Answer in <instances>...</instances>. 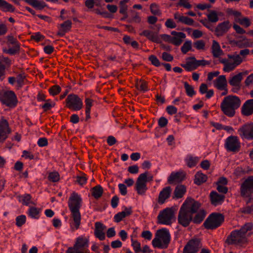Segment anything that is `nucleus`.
I'll use <instances>...</instances> for the list:
<instances>
[{"label":"nucleus","mask_w":253,"mask_h":253,"mask_svg":"<svg viewBox=\"0 0 253 253\" xmlns=\"http://www.w3.org/2000/svg\"><path fill=\"white\" fill-rule=\"evenodd\" d=\"M253 231V223L248 222L240 229L232 231L228 236L225 243L228 245L242 246L248 243V238Z\"/></svg>","instance_id":"nucleus-1"},{"label":"nucleus","mask_w":253,"mask_h":253,"mask_svg":"<svg viewBox=\"0 0 253 253\" xmlns=\"http://www.w3.org/2000/svg\"><path fill=\"white\" fill-rule=\"evenodd\" d=\"M82 202L81 196L75 192L71 194L68 200V205L73 219V223H71V228L73 231L77 230L81 224V215L80 209L82 206Z\"/></svg>","instance_id":"nucleus-2"},{"label":"nucleus","mask_w":253,"mask_h":253,"mask_svg":"<svg viewBox=\"0 0 253 253\" xmlns=\"http://www.w3.org/2000/svg\"><path fill=\"white\" fill-rule=\"evenodd\" d=\"M241 104L240 98L235 95H229L225 97L220 103V109L223 113L228 117H233L236 110Z\"/></svg>","instance_id":"nucleus-3"},{"label":"nucleus","mask_w":253,"mask_h":253,"mask_svg":"<svg viewBox=\"0 0 253 253\" xmlns=\"http://www.w3.org/2000/svg\"><path fill=\"white\" fill-rule=\"evenodd\" d=\"M170 238L169 231L166 228H162L156 231L152 244L155 248L167 249L170 243Z\"/></svg>","instance_id":"nucleus-4"},{"label":"nucleus","mask_w":253,"mask_h":253,"mask_svg":"<svg viewBox=\"0 0 253 253\" xmlns=\"http://www.w3.org/2000/svg\"><path fill=\"white\" fill-rule=\"evenodd\" d=\"M228 58L219 59V62L223 65V70L225 72H230L233 71L243 61L241 56L238 54L227 55Z\"/></svg>","instance_id":"nucleus-5"},{"label":"nucleus","mask_w":253,"mask_h":253,"mask_svg":"<svg viewBox=\"0 0 253 253\" xmlns=\"http://www.w3.org/2000/svg\"><path fill=\"white\" fill-rule=\"evenodd\" d=\"M224 220V217L222 214L212 213L205 221L204 226L206 229H214L220 226Z\"/></svg>","instance_id":"nucleus-6"},{"label":"nucleus","mask_w":253,"mask_h":253,"mask_svg":"<svg viewBox=\"0 0 253 253\" xmlns=\"http://www.w3.org/2000/svg\"><path fill=\"white\" fill-rule=\"evenodd\" d=\"M158 222L163 225H170L174 220V212L172 208H167L159 212Z\"/></svg>","instance_id":"nucleus-7"},{"label":"nucleus","mask_w":253,"mask_h":253,"mask_svg":"<svg viewBox=\"0 0 253 253\" xmlns=\"http://www.w3.org/2000/svg\"><path fill=\"white\" fill-rule=\"evenodd\" d=\"M253 194V176H250L241 184L240 195L244 198H251Z\"/></svg>","instance_id":"nucleus-8"},{"label":"nucleus","mask_w":253,"mask_h":253,"mask_svg":"<svg viewBox=\"0 0 253 253\" xmlns=\"http://www.w3.org/2000/svg\"><path fill=\"white\" fill-rule=\"evenodd\" d=\"M0 100L2 104L12 108H14L18 102L17 97L12 91L5 92L0 96Z\"/></svg>","instance_id":"nucleus-9"},{"label":"nucleus","mask_w":253,"mask_h":253,"mask_svg":"<svg viewBox=\"0 0 253 253\" xmlns=\"http://www.w3.org/2000/svg\"><path fill=\"white\" fill-rule=\"evenodd\" d=\"M66 102L68 108L75 111L80 110L83 107L82 99L75 94H69L66 99Z\"/></svg>","instance_id":"nucleus-10"},{"label":"nucleus","mask_w":253,"mask_h":253,"mask_svg":"<svg viewBox=\"0 0 253 253\" xmlns=\"http://www.w3.org/2000/svg\"><path fill=\"white\" fill-rule=\"evenodd\" d=\"M147 176L148 172H145L140 174L137 179L135 187L139 195H144L147 190L146 185Z\"/></svg>","instance_id":"nucleus-11"},{"label":"nucleus","mask_w":253,"mask_h":253,"mask_svg":"<svg viewBox=\"0 0 253 253\" xmlns=\"http://www.w3.org/2000/svg\"><path fill=\"white\" fill-rule=\"evenodd\" d=\"M202 247V245L199 239H192L184 247L182 253H198Z\"/></svg>","instance_id":"nucleus-12"},{"label":"nucleus","mask_w":253,"mask_h":253,"mask_svg":"<svg viewBox=\"0 0 253 253\" xmlns=\"http://www.w3.org/2000/svg\"><path fill=\"white\" fill-rule=\"evenodd\" d=\"M200 207V203L192 198H188L185 201L181 207L193 215L194 213L198 211Z\"/></svg>","instance_id":"nucleus-13"},{"label":"nucleus","mask_w":253,"mask_h":253,"mask_svg":"<svg viewBox=\"0 0 253 253\" xmlns=\"http://www.w3.org/2000/svg\"><path fill=\"white\" fill-rule=\"evenodd\" d=\"M193 219V214L180 208L177 218L178 222L183 227H187Z\"/></svg>","instance_id":"nucleus-14"},{"label":"nucleus","mask_w":253,"mask_h":253,"mask_svg":"<svg viewBox=\"0 0 253 253\" xmlns=\"http://www.w3.org/2000/svg\"><path fill=\"white\" fill-rule=\"evenodd\" d=\"M238 132L242 138L253 140V123L243 125L239 128Z\"/></svg>","instance_id":"nucleus-15"},{"label":"nucleus","mask_w":253,"mask_h":253,"mask_svg":"<svg viewBox=\"0 0 253 253\" xmlns=\"http://www.w3.org/2000/svg\"><path fill=\"white\" fill-rule=\"evenodd\" d=\"M225 147L227 151L237 152L240 150V142L237 136H230L225 141Z\"/></svg>","instance_id":"nucleus-16"},{"label":"nucleus","mask_w":253,"mask_h":253,"mask_svg":"<svg viewBox=\"0 0 253 253\" xmlns=\"http://www.w3.org/2000/svg\"><path fill=\"white\" fill-rule=\"evenodd\" d=\"M7 44L13 45V47L3 49V52L10 55H15L20 50V45L17 40L13 36L8 35L6 37Z\"/></svg>","instance_id":"nucleus-17"},{"label":"nucleus","mask_w":253,"mask_h":253,"mask_svg":"<svg viewBox=\"0 0 253 253\" xmlns=\"http://www.w3.org/2000/svg\"><path fill=\"white\" fill-rule=\"evenodd\" d=\"M11 132L7 120L3 118L0 120V142H3Z\"/></svg>","instance_id":"nucleus-18"},{"label":"nucleus","mask_w":253,"mask_h":253,"mask_svg":"<svg viewBox=\"0 0 253 253\" xmlns=\"http://www.w3.org/2000/svg\"><path fill=\"white\" fill-rule=\"evenodd\" d=\"M231 26L228 20L219 23L214 29L215 35L218 37L223 36L228 31Z\"/></svg>","instance_id":"nucleus-19"},{"label":"nucleus","mask_w":253,"mask_h":253,"mask_svg":"<svg viewBox=\"0 0 253 253\" xmlns=\"http://www.w3.org/2000/svg\"><path fill=\"white\" fill-rule=\"evenodd\" d=\"M242 80L243 77H242L241 73H239L229 78L228 83L233 87L232 88V92H237L240 89Z\"/></svg>","instance_id":"nucleus-20"},{"label":"nucleus","mask_w":253,"mask_h":253,"mask_svg":"<svg viewBox=\"0 0 253 253\" xmlns=\"http://www.w3.org/2000/svg\"><path fill=\"white\" fill-rule=\"evenodd\" d=\"M225 198V195L218 194L214 191H211L210 194L211 203L215 207L221 205L224 201Z\"/></svg>","instance_id":"nucleus-21"},{"label":"nucleus","mask_w":253,"mask_h":253,"mask_svg":"<svg viewBox=\"0 0 253 253\" xmlns=\"http://www.w3.org/2000/svg\"><path fill=\"white\" fill-rule=\"evenodd\" d=\"M106 227L100 222H96L95 223L94 235L95 237L100 240L103 241L105 239L104 231Z\"/></svg>","instance_id":"nucleus-22"},{"label":"nucleus","mask_w":253,"mask_h":253,"mask_svg":"<svg viewBox=\"0 0 253 253\" xmlns=\"http://www.w3.org/2000/svg\"><path fill=\"white\" fill-rule=\"evenodd\" d=\"M141 36L147 38L149 41L156 43L161 42L158 33L149 30H145L139 34Z\"/></svg>","instance_id":"nucleus-23"},{"label":"nucleus","mask_w":253,"mask_h":253,"mask_svg":"<svg viewBox=\"0 0 253 253\" xmlns=\"http://www.w3.org/2000/svg\"><path fill=\"white\" fill-rule=\"evenodd\" d=\"M172 189L169 186L164 188L160 192L158 202L160 204H163L166 200L169 199L171 195Z\"/></svg>","instance_id":"nucleus-24"},{"label":"nucleus","mask_w":253,"mask_h":253,"mask_svg":"<svg viewBox=\"0 0 253 253\" xmlns=\"http://www.w3.org/2000/svg\"><path fill=\"white\" fill-rule=\"evenodd\" d=\"M72 25L71 21L69 20L65 21L60 25L57 35L61 37L64 36L66 33L70 31Z\"/></svg>","instance_id":"nucleus-25"},{"label":"nucleus","mask_w":253,"mask_h":253,"mask_svg":"<svg viewBox=\"0 0 253 253\" xmlns=\"http://www.w3.org/2000/svg\"><path fill=\"white\" fill-rule=\"evenodd\" d=\"M243 115L249 116L253 114V99L247 100L242 107Z\"/></svg>","instance_id":"nucleus-26"},{"label":"nucleus","mask_w":253,"mask_h":253,"mask_svg":"<svg viewBox=\"0 0 253 253\" xmlns=\"http://www.w3.org/2000/svg\"><path fill=\"white\" fill-rule=\"evenodd\" d=\"M242 40H239L234 42L235 44L240 48L253 47V42L245 37H240Z\"/></svg>","instance_id":"nucleus-27"},{"label":"nucleus","mask_w":253,"mask_h":253,"mask_svg":"<svg viewBox=\"0 0 253 253\" xmlns=\"http://www.w3.org/2000/svg\"><path fill=\"white\" fill-rule=\"evenodd\" d=\"M213 85L218 90L220 89H224L227 86V83L225 75H220L218 76L214 81Z\"/></svg>","instance_id":"nucleus-28"},{"label":"nucleus","mask_w":253,"mask_h":253,"mask_svg":"<svg viewBox=\"0 0 253 253\" xmlns=\"http://www.w3.org/2000/svg\"><path fill=\"white\" fill-rule=\"evenodd\" d=\"M174 18L177 23H181L187 25H192L194 23V20L192 19L180 15L178 12H175L174 14Z\"/></svg>","instance_id":"nucleus-29"},{"label":"nucleus","mask_w":253,"mask_h":253,"mask_svg":"<svg viewBox=\"0 0 253 253\" xmlns=\"http://www.w3.org/2000/svg\"><path fill=\"white\" fill-rule=\"evenodd\" d=\"M183 180V175L181 172H172L168 178V182L170 184H176Z\"/></svg>","instance_id":"nucleus-30"},{"label":"nucleus","mask_w":253,"mask_h":253,"mask_svg":"<svg viewBox=\"0 0 253 253\" xmlns=\"http://www.w3.org/2000/svg\"><path fill=\"white\" fill-rule=\"evenodd\" d=\"M132 213V210L131 208H125V210L121 212H118L114 216V221L116 222H119L122 221L124 218L129 216Z\"/></svg>","instance_id":"nucleus-31"},{"label":"nucleus","mask_w":253,"mask_h":253,"mask_svg":"<svg viewBox=\"0 0 253 253\" xmlns=\"http://www.w3.org/2000/svg\"><path fill=\"white\" fill-rule=\"evenodd\" d=\"M221 12H217L215 10H209V13L207 14L208 20L211 23H216L219 20V16H223Z\"/></svg>","instance_id":"nucleus-32"},{"label":"nucleus","mask_w":253,"mask_h":253,"mask_svg":"<svg viewBox=\"0 0 253 253\" xmlns=\"http://www.w3.org/2000/svg\"><path fill=\"white\" fill-rule=\"evenodd\" d=\"M211 52L213 56L215 58H218L223 54L219 43L215 40L212 41Z\"/></svg>","instance_id":"nucleus-33"},{"label":"nucleus","mask_w":253,"mask_h":253,"mask_svg":"<svg viewBox=\"0 0 253 253\" xmlns=\"http://www.w3.org/2000/svg\"><path fill=\"white\" fill-rule=\"evenodd\" d=\"M186 192V188L183 185H177L173 192V199H180L183 197Z\"/></svg>","instance_id":"nucleus-34"},{"label":"nucleus","mask_w":253,"mask_h":253,"mask_svg":"<svg viewBox=\"0 0 253 253\" xmlns=\"http://www.w3.org/2000/svg\"><path fill=\"white\" fill-rule=\"evenodd\" d=\"M26 3L32 5L34 7L39 9L42 10L46 6L45 3L42 0H23Z\"/></svg>","instance_id":"nucleus-35"},{"label":"nucleus","mask_w":253,"mask_h":253,"mask_svg":"<svg viewBox=\"0 0 253 253\" xmlns=\"http://www.w3.org/2000/svg\"><path fill=\"white\" fill-rule=\"evenodd\" d=\"M0 7L4 12H13L15 11V7L10 3L4 0H0Z\"/></svg>","instance_id":"nucleus-36"},{"label":"nucleus","mask_w":253,"mask_h":253,"mask_svg":"<svg viewBox=\"0 0 253 253\" xmlns=\"http://www.w3.org/2000/svg\"><path fill=\"white\" fill-rule=\"evenodd\" d=\"M207 178V176L206 174L198 171L195 175L194 183L198 185H200L205 182Z\"/></svg>","instance_id":"nucleus-37"},{"label":"nucleus","mask_w":253,"mask_h":253,"mask_svg":"<svg viewBox=\"0 0 253 253\" xmlns=\"http://www.w3.org/2000/svg\"><path fill=\"white\" fill-rule=\"evenodd\" d=\"M92 196L95 199H98L100 198L103 194V188L100 185H97L90 190Z\"/></svg>","instance_id":"nucleus-38"},{"label":"nucleus","mask_w":253,"mask_h":253,"mask_svg":"<svg viewBox=\"0 0 253 253\" xmlns=\"http://www.w3.org/2000/svg\"><path fill=\"white\" fill-rule=\"evenodd\" d=\"M206 212L204 210H201L196 212V214L192 219V221L196 224L200 223L205 218Z\"/></svg>","instance_id":"nucleus-39"},{"label":"nucleus","mask_w":253,"mask_h":253,"mask_svg":"<svg viewBox=\"0 0 253 253\" xmlns=\"http://www.w3.org/2000/svg\"><path fill=\"white\" fill-rule=\"evenodd\" d=\"M185 161L189 168H192L195 167L198 163L199 158L197 157H193L192 155H188Z\"/></svg>","instance_id":"nucleus-40"},{"label":"nucleus","mask_w":253,"mask_h":253,"mask_svg":"<svg viewBox=\"0 0 253 253\" xmlns=\"http://www.w3.org/2000/svg\"><path fill=\"white\" fill-rule=\"evenodd\" d=\"M185 37L186 35L184 33L179 32L178 36L171 37L170 43L175 45H179L182 42V39Z\"/></svg>","instance_id":"nucleus-41"},{"label":"nucleus","mask_w":253,"mask_h":253,"mask_svg":"<svg viewBox=\"0 0 253 253\" xmlns=\"http://www.w3.org/2000/svg\"><path fill=\"white\" fill-rule=\"evenodd\" d=\"M41 210L36 207H31L29 208L28 214L31 218L38 219L40 217Z\"/></svg>","instance_id":"nucleus-42"},{"label":"nucleus","mask_w":253,"mask_h":253,"mask_svg":"<svg viewBox=\"0 0 253 253\" xmlns=\"http://www.w3.org/2000/svg\"><path fill=\"white\" fill-rule=\"evenodd\" d=\"M184 86L186 93L188 96L192 97L196 94V91L194 90L193 86L189 84L187 82H185L184 83Z\"/></svg>","instance_id":"nucleus-43"},{"label":"nucleus","mask_w":253,"mask_h":253,"mask_svg":"<svg viewBox=\"0 0 253 253\" xmlns=\"http://www.w3.org/2000/svg\"><path fill=\"white\" fill-rule=\"evenodd\" d=\"M74 246L79 249H84V247L88 246V241L83 238L79 237Z\"/></svg>","instance_id":"nucleus-44"},{"label":"nucleus","mask_w":253,"mask_h":253,"mask_svg":"<svg viewBox=\"0 0 253 253\" xmlns=\"http://www.w3.org/2000/svg\"><path fill=\"white\" fill-rule=\"evenodd\" d=\"M136 87L138 90L142 91L143 92H145L148 90L147 83L142 80H140L139 81L137 82L136 83Z\"/></svg>","instance_id":"nucleus-45"},{"label":"nucleus","mask_w":253,"mask_h":253,"mask_svg":"<svg viewBox=\"0 0 253 253\" xmlns=\"http://www.w3.org/2000/svg\"><path fill=\"white\" fill-rule=\"evenodd\" d=\"M236 22L246 28L249 27L251 24L250 19L246 17L243 18L240 17L237 20H236Z\"/></svg>","instance_id":"nucleus-46"},{"label":"nucleus","mask_w":253,"mask_h":253,"mask_svg":"<svg viewBox=\"0 0 253 253\" xmlns=\"http://www.w3.org/2000/svg\"><path fill=\"white\" fill-rule=\"evenodd\" d=\"M226 13L229 15H233L235 17V20L238 19L240 17H241L242 13L239 11L233 9V8H228L226 10Z\"/></svg>","instance_id":"nucleus-47"},{"label":"nucleus","mask_w":253,"mask_h":253,"mask_svg":"<svg viewBox=\"0 0 253 253\" xmlns=\"http://www.w3.org/2000/svg\"><path fill=\"white\" fill-rule=\"evenodd\" d=\"M181 66L187 71H191L196 69L194 60L187 62L185 64H182Z\"/></svg>","instance_id":"nucleus-48"},{"label":"nucleus","mask_w":253,"mask_h":253,"mask_svg":"<svg viewBox=\"0 0 253 253\" xmlns=\"http://www.w3.org/2000/svg\"><path fill=\"white\" fill-rule=\"evenodd\" d=\"M150 9L151 13L155 15L160 16L161 15V11L159 9V6L155 3L150 5Z\"/></svg>","instance_id":"nucleus-49"},{"label":"nucleus","mask_w":253,"mask_h":253,"mask_svg":"<svg viewBox=\"0 0 253 253\" xmlns=\"http://www.w3.org/2000/svg\"><path fill=\"white\" fill-rule=\"evenodd\" d=\"M61 88L58 85H54L48 89L49 93L52 96L57 95L61 91Z\"/></svg>","instance_id":"nucleus-50"},{"label":"nucleus","mask_w":253,"mask_h":253,"mask_svg":"<svg viewBox=\"0 0 253 253\" xmlns=\"http://www.w3.org/2000/svg\"><path fill=\"white\" fill-rule=\"evenodd\" d=\"M67 253H88L84 249H79L74 246L70 247L66 251Z\"/></svg>","instance_id":"nucleus-51"},{"label":"nucleus","mask_w":253,"mask_h":253,"mask_svg":"<svg viewBox=\"0 0 253 253\" xmlns=\"http://www.w3.org/2000/svg\"><path fill=\"white\" fill-rule=\"evenodd\" d=\"M48 179L49 181L56 182L59 181V174L57 172H52L49 173L48 176Z\"/></svg>","instance_id":"nucleus-52"},{"label":"nucleus","mask_w":253,"mask_h":253,"mask_svg":"<svg viewBox=\"0 0 253 253\" xmlns=\"http://www.w3.org/2000/svg\"><path fill=\"white\" fill-rule=\"evenodd\" d=\"M148 59L151 62V64L156 67H159L162 64L158 58L154 55L149 56Z\"/></svg>","instance_id":"nucleus-53"},{"label":"nucleus","mask_w":253,"mask_h":253,"mask_svg":"<svg viewBox=\"0 0 253 253\" xmlns=\"http://www.w3.org/2000/svg\"><path fill=\"white\" fill-rule=\"evenodd\" d=\"M192 59L194 60L196 68L200 66H205L206 65H208L210 64V62L209 61H207L205 60H197L195 59V57H193L192 58Z\"/></svg>","instance_id":"nucleus-54"},{"label":"nucleus","mask_w":253,"mask_h":253,"mask_svg":"<svg viewBox=\"0 0 253 253\" xmlns=\"http://www.w3.org/2000/svg\"><path fill=\"white\" fill-rule=\"evenodd\" d=\"M191 42L190 41H187L182 46L181 50L183 53L186 54L191 49Z\"/></svg>","instance_id":"nucleus-55"},{"label":"nucleus","mask_w":253,"mask_h":253,"mask_svg":"<svg viewBox=\"0 0 253 253\" xmlns=\"http://www.w3.org/2000/svg\"><path fill=\"white\" fill-rule=\"evenodd\" d=\"M131 240L132 242L131 245L133 247L135 253H138L141 252V249L140 243L136 240H134L133 239H131Z\"/></svg>","instance_id":"nucleus-56"},{"label":"nucleus","mask_w":253,"mask_h":253,"mask_svg":"<svg viewBox=\"0 0 253 253\" xmlns=\"http://www.w3.org/2000/svg\"><path fill=\"white\" fill-rule=\"evenodd\" d=\"M194 47L198 50H204L205 47V42L203 40H198L194 43Z\"/></svg>","instance_id":"nucleus-57"},{"label":"nucleus","mask_w":253,"mask_h":253,"mask_svg":"<svg viewBox=\"0 0 253 253\" xmlns=\"http://www.w3.org/2000/svg\"><path fill=\"white\" fill-rule=\"evenodd\" d=\"M31 196L30 194H25L20 197V200L23 204L28 205L31 203Z\"/></svg>","instance_id":"nucleus-58"},{"label":"nucleus","mask_w":253,"mask_h":253,"mask_svg":"<svg viewBox=\"0 0 253 253\" xmlns=\"http://www.w3.org/2000/svg\"><path fill=\"white\" fill-rule=\"evenodd\" d=\"M16 225L20 227L23 225L26 221V216L24 215L18 216L16 219Z\"/></svg>","instance_id":"nucleus-59"},{"label":"nucleus","mask_w":253,"mask_h":253,"mask_svg":"<svg viewBox=\"0 0 253 253\" xmlns=\"http://www.w3.org/2000/svg\"><path fill=\"white\" fill-rule=\"evenodd\" d=\"M200 22L206 28L209 29L211 31H214V28L213 26L211 23V22H210L207 19H203L201 20Z\"/></svg>","instance_id":"nucleus-60"},{"label":"nucleus","mask_w":253,"mask_h":253,"mask_svg":"<svg viewBox=\"0 0 253 253\" xmlns=\"http://www.w3.org/2000/svg\"><path fill=\"white\" fill-rule=\"evenodd\" d=\"M6 67L0 61V80L2 81L5 78Z\"/></svg>","instance_id":"nucleus-61"},{"label":"nucleus","mask_w":253,"mask_h":253,"mask_svg":"<svg viewBox=\"0 0 253 253\" xmlns=\"http://www.w3.org/2000/svg\"><path fill=\"white\" fill-rule=\"evenodd\" d=\"M217 186L216 189L220 193V194H223L224 195V194H226L228 192V188L225 185H218L216 184Z\"/></svg>","instance_id":"nucleus-62"},{"label":"nucleus","mask_w":253,"mask_h":253,"mask_svg":"<svg viewBox=\"0 0 253 253\" xmlns=\"http://www.w3.org/2000/svg\"><path fill=\"white\" fill-rule=\"evenodd\" d=\"M166 26L168 28L173 29L176 27V23L171 19H168L165 22Z\"/></svg>","instance_id":"nucleus-63"},{"label":"nucleus","mask_w":253,"mask_h":253,"mask_svg":"<svg viewBox=\"0 0 253 253\" xmlns=\"http://www.w3.org/2000/svg\"><path fill=\"white\" fill-rule=\"evenodd\" d=\"M162 57L164 61L168 62L171 61L173 59V56L167 52H164L162 53Z\"/></svg>","instance_id":"nucleus-64"}]
</instances>
